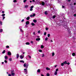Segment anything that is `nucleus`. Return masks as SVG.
I'll return each instance as SVG.
<instances>
[{"label": "nucleus", "mask_w": 76, "mask_h": 76, "mask_svg": "<svg viewBox=\"0 0 76 76\" xmlns=\"http://www.w3.org/2000/svg\"><path fill=\"white\" fill-rule=\"evenodd\" d=\"M58 71V69H56V71L55 72L54 75H57V72Z\"/></svg>", "instance_id": "f257e3e1"}, {"label": "nucleus", "mask_w": 76, "mask_h": 76, "mask_svg": "<svg viewBox=\"0 0 76 76\" xmlns=\"http://www.w3.org/2000/svg\"><path fill=\"white\" fill-rule=\"evenodd\" d=\"M28 66L29 64H24V67H26V69L28 68Z\"/></svg>", "instance_id": "f03ea898"}, {"label": "nucleus", "mask_w": 76, "mask_h": 76, "mask_svg": "<svg viewBox=\"0 0 76 76\" xmlns=\"http://www.w3.org/2000/svg\"><path fill=\"white\" fill-rule=\"evenodd\" d=\"M24 73H25V74H27V73L28 72V71L27 70V68L25 69H24Z\"/></svg>", "instance_id": "7ed1b4c3"}, {"label": "nucleus", "mask_w": 76, "mask_h": 76, "mask_svg": "<svg viewBox=\"0 0 76 76\" xmlns=\"http://www.w3.org/2000/svg\"><path fill=\"white\" fill-rule=\"evenodd\" d=\"M15 73H14V71L13 70H12V71H11V75L12 76H15Z\"/></svg>", "instance_id": "20e7f679"}, {"label": "nucleus", "mask_w": 76, "mask_h": 76, "mask_svg": "<svg viewBox=\"0 0 76 76\" xmlns=\"http://www.w3.org/2000/svg\"><path fill=\"white\" fill-rule=\"evenodd\" d=\"M20 57V58H21V59H22L23 58V57H24V55L22 54L21 55Z\"/></svg>", "instance_id": "39448f33"}, {"label": "nucleus", "mask_w": 76, "mask_h": 76, "mask_svg": "<svg viewBox=\"0 0 76 76\" xmlns=\"http://www.w3.org/2000/svg\"><path fill=\"white\" fill-rule=\"evenodd\" d=\"M33 8H34V6H31L30 7V11H32V10H33Z\"/></svg>", "instance_id": "423d86ee"}, {"label": "nucleus", "mask_w": 76, "mask_h": 76, "mask_svg": "<svg viewBox=\"0 0 76 76\" xmlns=\"http://www.w3.org/2000/svg\"><path fill=\"white\" fill-rule=\"evenodd\" d=\"M35 15V14L34 13L33 14V15H30V17H34V16H35V15Z\"/></svg>", "instance_id": "0eeeda50"}, {"label": "nucleus", "mask_w": 76, "mask_h": 76, "mask_svg": "<svg viewBox=\"0 0 76 76\" xmlns=\"http://www.w3.org/2000/svg\"><path fill=\"white\" fill-rule=\"evenodd\" d=\"M7 54L8 56H11V54H12L11 52L10 51L7 52Z\"/></svg>", "instance_id": "6e6552de"}, {"label": "nucleus", "mask_w": 76, "mask_h": 76, "mask_svg": "<svg viewBox=\"0 0 76 76\" xmlns=\"http://www.w3.org/2000/svg\"><path fill=\"white\" fill-rule=\"evenodd\" d=\"M26 25H29V21H27L26 22Z\"/></svg>", "instance_id": "1a4fd4ad"}, {"label": "nucleus", "mask_w": 76, "mask_h": 76, "mask_svg": "<svg viewBox=\"0 0 76 76\" xmlns=\"http://www.w3.org/2000/svg\"><path fill=\"white\" fill-rule=\"evenodd\" d=\"M19 57V55L18 54H17V58H18Z\"/></svg>", "instance_id": "9d476101"}, {"label": "nucleus", "mask_w": 76, "mask_h": 76, "mask_svg": "<svg viewBox=\"0 0 76 76\" xmlns=\"http://www.w3.org/2000/svg\"><path fill=\"white\" fill-rule=\"evenodd\" d=\"M4 58H5V60H7V58H8V57L6 56H5L4 57Z\"/></svg>", "instance_id": "9b49d317"}, {"label": "nucleus", "mask_w": 76, "mask_h": 76, "mask_svg": "<svg viewBox=\"0 0 76 76\" xmlns=\"http://www.w3.org/2000/svg\"><path fill=\"white\" fill-rule=\"evenodd\" d=\"M42 6H44L45 4V3H44V2H42Z\"/></svg>", "instance_id": "f8f14e48"}, {"label": "nucleus", "mask_w": 76, "mask_h": 76, "mask_svg": "<svg viewBox=\"0 0 76 76\" xmlns=\"http://www.w3.org/2000/svg\"><path fill=\"white\" fill-rule=\"evenodd\" d=\"M40 38H37L36 39V41H39L40 40Z\"/></svg>", "instance_id": "ddd939ff"}, {"label": "nucleus", "mask_w": 76, "mask_h": 76, "mask_svg": "<svg viewBox=\"0 0 76 76\" xmlns=\"http://www.w3.org/2000/svg\"><path fill=\"white\" fill-rule=\"evenodd\" d=\"M64 64H67V61H65V62H63Z\"/></svg>", "instance_id": "4468645a"}, {"label": "nucleus", "mask_w": 76, "mask_h": 76, "mask_svg": "<svg viewBox=\"0 0 76 76\" xmlns=\"http://www.w3.org/2000/svg\"><path fill=\"white\" fill-rule=\"evenodd\" d=\"M45 14L46 15H48V13L47 12V11H45Z\"/></svg>", "instance_id": "2eb2a0df"}, {"label": "nucleus", "mask_w": 76, "mask_h": 76, "mask_svg": "<svg viewBox=\"0 0 76 76\" xmlns=\"http://www.w3.org/2000/svg\"><path fill=\"white\" fill-rule=\"evenodd\" d=\"M46 69L47 70H50V69L48 67H46Z\"/></svg>", "instance_id": "dca6fc26"}, {"label": "nucleus", "mask_w": 76, "mask_h": 76, "mask_svg": "<svg viewBox=\"0 0 76 76\" xmlns=\"http://www.w3.org/2000/svg\"><path fill=\"white\" fill-rule=\"evenodd\" d=\"M28 6H29L28 5H26L25 6V8H27V7H28Z\"/></svg>", "instance_id": "f3484780"}, {"label": "nucleus", "mask_w": 76, "mask_h": 76, "mask_svg": "<svg viewBox=\"0 0 76 76\" xmlns=\"http://www.w3.org/2000/svg\"><path fill=\"white\" fill-rule=\"evenodd\" d=\"M30 17H28L27 18H26V19H27L28 20H29V18Z\"/></svg>", "instance_id": "a211bd4d"}, {"label": "nucleus", "mask_w": 76, "mask_h": 76, "mask_svg": "<svg viewBox=\"0 0 76 76\" xmlns=\"http://www.w3.org/2000/svg\"><path fill=\"white\" fill-rule=\"evenodd\" d=\"M20 63H22H22H24V61H23V60H21V61H20Z\"/></svg>", "instance_id": "6ab92c4d"}, {"label": "nucleus", "mask_w": 76, "mask_h": 76, "mask_svg": "<svg viewBox=\"0 0 76 76\" xmlns=\"http://www.w3.org/2000/svg\"><path fill=\"white\" fill-rule=\"evenodd\" d=\"M33 21L34 22H35V23H36V22H37V20H33Z\"/></svg>", "instance_id": "aec40b11"}, {"label": "nucleus", "mask_w": 76, "mask_h": 76, "mask_svg": "<svg viewBox=\"0 0 76 76\" xmlns=\"http://www.w3.org/2000/svg\"><path fill=\"white\" fill-rule=\"evenodd\" d=\"M56 17V16L55 15H53V19H54Z\"/></svg>", "instance_id": "412c9836"}, {"label": "nucleus", "mask_w": 76, "mask_h": 76, "mask_svg": "<svg viewBox=\"0 0 76 76\" xmlns=\"http://www.w3.org/2000/svg\"><path fill=\"white\" fill-rule=\"evenodd\" d=\"M5 52H6V51L5 50H4V51L2 52V54H4L5 53Z\"/></svg>", "instance_id": "4be33fe9"}, {"label": "nucleus", "mask_w": 76, "mask_h": 76, "mask_svg": "<svg viewBox=\"0 0 76 76\" xmlns=\"http://www.w3.org/2000/svg\"><path fill=\"white\" fill-rule=\"evenodd\" d=\"M75 53H72V56H75Z\"/></svg>", "instance_id": "5701e85b"}, {"label": "nucleus", "mask_w": 76, "mask_h": 76, "mask_svg": "<svg viewBox=\"0 0 76 76\" xmlns=\"http://www.w3.org/2000/svg\"><path fill=\"white\" fill-rule=\"evenodd\" d=\"M31 25L32 26H34V25H35V24H34V23H31Z\"/></svg>", "instance_id": "b1692460"}, {"label": "nucleus", "mask_w": 76, "mask_h": 76, "mask_svg": "<svg viewBox=\"0 0 76 76\" xmlns=\"http://www.w3.org/2000/svg\"><path fill=\"white\" fill-rule=\"evenodd\" d=\"M52 56H53L54 55H55V54L53 52L52 53Z\"/></svg>", "instance_id": "393cba45"}, {"label": "nucleus", "mask_w": 76, "mask_h": 76, "mask_svg": "<svg viewBox=\"0 0 76 76\" xmlns=\"http://www.w3.org/2000/svg\"><path fill=\"white\" fill-rule=\"evenodd\" d=\"M1 16H3V17H4V16H5V14H3L1 15Z\"/></svg>", "instance_id": "a878e982"}, {"label": "nucleus", "mask_w": 76, "mask_h": 76, "mask_svg": "<svg viewBox=\"0 0 76 76\" xmlns=\"http://www.w3.org/2000/svg\"><path fill=\"white\" fill-rule=\"evenodd\" d=\"M61 66H64V63H61Z\"/></svg>", "instance_id": "bb28decb"}, {"label": "nucleus", "mask_w": 76, "mask_h": 76, "mask_svg": "<svg viewBox=\"0 0 76 76\" xmlns=\"http://www.w3.org/2000/svg\"><path fill=\"white\" fill-rule=\"evenodd\" d=\"M30 44L29 42H26V45H29Z\"/></svg>", "instance_id": "cd10ccee"}, {"label": "nucleus", "mask_w": 76, "mask_h": 76, "mask_svg": "<svg viewBox=\"0 0 76 76\" xmlns=\"http://www.w3.org/2000/svg\"><path fill=\"white\" fill-rule=\"evenodd\" d=\"M9 61H12V58H10L9 59Z\"/></svg>", "instance_id": "c85d7f7f"}, {"label": "nucleus", "mask_w": 76, "mask_h": 76, "mask_svg": "<svg viewBox=\"0 0 76 76\" xmlns=\"http://www.w3.org/2000/svg\"><path fill=\"white\" fill-rule=\"evenodd\" d=\"M13 2L14 3H16V2H17V1H16V0H14Z\"/></svg>", "instance_id": "c756f323"}, {"label": "nucleus", "mask_w": 76, "mask_h": 76, "mask_svg": "<svg viewBox=\"0 0 76 76\" xmlns=\"http://www.w3.org/2000/svg\"><path fill=\"white\" fill-rule=\"evenodd\" d=\"M3 32V29H1L0 30V32Z\"/></svg>", "instance_id": "7c9ffc66"}, {"label": "nucleus", "mask_w": 76, "mask_h": 76, "mask_svg": "<svg viewBox=\"0 0 76 76\" xmlns=\"http://www.w3.org/2000/svg\"><path fill=\"white\" fill-rule=\"evenodd\" d=\"M37 72H38V73H39V72H40V70L39 69L37 70Z\"/></svg>", "instance_id": "2f4dec72"}, {"label": "nucleus", "mask_w": 76, "mask_h": 76, "mask_svg": "<svg viewBox=\"0 0 76 76\" xmlns=\"http://www.w3.org/2000/svg\"><path fill=\"white\" fill-rule=\"evenodd\" d=\"M20 31L21 32H23V31L21 29H20Z\"/></svg>", "instance_id": "473e14b6"}, {"label": "nucleus", "mask_w": 76, "mask_h": 76, "mask_svg": "<svg viewBox=\"0 0 76 76\" xmlns=\"http://www.w3.org/2000/svg\"><path fill=\"white\" fill-rule=\"evenodd\" d=\"M48 39V37H46L45 39V41H47Z\"/></svg>", "instance_id": "72a5a7b5"}, {"label": "nucleus", "mask_w": 76, "mask_h": 76, "mask_svg": "<svg viewBox=\"0 0 76 76\" xmlns=\"http://www.w3.org/2000/svg\"><path fill=\"white\" fill-rule=\"evenodd\" d=\"M44 46L42 45L41 46V48H44Z\"/></svg>", "instance_id": "f704fd0d"}, {"label": "nucleus", "mask_w": 76, "mask_h": 76, "mask_svg": "<svg viewBox=\"0 0 76 76\" xmlns=\"http://www.w3.org/2000/svg\"><path fill=\"white\" fill-rule=\"evenodd\" d=\"M42 57H44V54L43 53V54H42Z\"/></svg>", "instance_id": "c9c22d12"}, {"label": "nucleus", "mask_w": 76, "mask_h": 76, "mask_svg": "<svg viewBox=\"0 0 76 76\" xmlns=\"http://www.w3.org/2000/svg\"><path fill=\"white\" fill-rule=\"evenodd\" d=\"M4 62L6 63H7V61H6V60H5V61H4Z\"/></svg>", "instance_id": "e433bc0d"}, {"label": "nucleus", "mask_w": 76, "mask_h": 76, "mask_svg": "<svg viewBox=\"0 0 76 76\" xmlns=\"http://www.w3.org/2000/svg\"><path fill=\"white\" fill-rule=\"evenodd\" d=\"M64 26L65 28H67V26L64 25Z\"/></svg>", "instance_id": "4c0bfd02"}, {"label": "nucleus", "mask_w": 76, "mask_h": 76, "mask_svg": "<svg viewBox=\"0 0 76 76\" xmlns=\"http://www.w3.org/2000/svg\"><path fill=\"white\" fill-rule=\"evenodd\" d=\"M50 34H48V37H50Z\"/></svg>", "instance_id": "58836bf2"}, {"label": "nucleus", "mask_w": 76, "mask_h": 76, "mask_svg": "<svg viewBox=\"0 0 76 76\" xmlns=\"http://www.w3.org/2000/svg\"><path fill=\"white\" fill-rule=\"evenodd\" d=\"M6 48H9V46H6Z\"/></svg>", "instance_id": "ea45409f"}, {"label": "nucleus", "mask_w": 76, "mask_h": 76, "mask_svg": "<svg viewBox=\"0 0 76 76\" xmlns=\"http://www.w3.org/2000/svg\"><path fill=\"white\" fill-rule=\"evenodd\" d=\"M26 1H27V0H23V2L24 3H25L26 2Z\"/></svg>", "instance_id": "a19ab883"}, {"label": "nucleus", "mask_w": 76, "mask_h": 76, "mask_svg": "<svg viewBox=\"0 0 76 76\" xmlns=\"http://www.w3.org/2000/svg\"><path fill=\"white\" fill-rule=\"evenodd\" d=\"M6 17H3V20H4V19H5V18Z\"/></svg>", "instance_id": "79ce46f5"}, {"label": "nucleus", "mask_w": 76, "mask_h": 76, "mask_svg": "<svg viewBox=\"0 0 76 76\" xmlns=\"http://www.w3.org/2000/svg\"><path fill=\"white\" fill-rule=\"evenodd\" d=\"M46 34H47V33L46 32H45L44 33V35H46Z\"/></svg>", "instance_id": "37998d69"}, {"label": "nucleus", "mask_w": 76, "mask_h": 76, "mask_svg": "<svg viewBox=\"0 0 76 76\" xmlns=\"http://www.w3.org/2000/svg\"><path fill=\"white\" fill-rule=\"evenodd\" d=\"M47 76H50V74H48V73L47 74Z\"/></svg>", "instance_id": "c03bdc74"}, {"label": "nucleus", "mask_w": 76, "mask_h": 76, "mask_svg": "<svg viewBox=\"0 0 76 76\" xmlns=\"http://www.w3.org/2000/svg\"><path fill=\"white\" fill-rule=\"evenodd\" d=\"M0 24L1 25H2V22L1 21H0Z\"/></svg>", "instance_id": "a18cd8bd"}, {"label": "nucleus", "mask_w": 76, "mask_h": 76, "mask_svg": "<svg viewBox=\"0 0 76 76\" xmlns=\"http://www.w3.org/2000/svg\"><path fill=\"white\" fill-rule=\"evenodd\" d=\"M8 76H12V75L10 74H8Z\"/></svg>", "instance_id": "49530a36"}, {"label": "nucleus", "mask_w": 76, "mask_h": 76, "mask_svg": "<svg viewBox=\"0 0 76 76\" xmlns=\"http://www.w3.org/2000/svg\"><path fill=\"white\" fill-rule=\"evenodd\" d=\"M45 29H46V30H48V28H46Z\"/></svg>", "instance_id": "de8ad7c7"}, {"label": "nucleus", "mask_w": 76, "mask_h": 76, "mask_svg": "<svg viewBox=\"0 0 76 76\" xmlns=\"http://www.w3.org/2000/svg\"><path fill=\"white\" fill-rule=\"evenodd\" d=\"M39 52H42V50H39Z\"/></svg>", "instance_id": "09e8293b"}, {"label": "nucleus", "mask_w": 76, "mask_h": 76, "mask_svg": "<svg viewBox=\"0 0 76 76\" xmlns=\"http://www.w3.org/2000/svg\"><path fill=\"white\" fill-rule=\"evenodd\" d=\"M25 27L26 28H28V26H27V25H26Z\"/></svg>", "instance_id": "8fccbe9b"}, {"label": "nucleus", "mask_w": 76, "mask_h": 76, "mask_svg": "<svg viewBox=\"0 0 76 76\" xmlns=\"http://www.w3.org/2000/svg\"><path fill=\"white\" fill-rule=\"evenodd\" d=\"M33 34L35 35V32H33Z\"/></svg>", "instance_id": "3c124183"}, {"label": "nucleus", "mask_w": 76, "mask_h": 76, "mask_svg": "<svg viewBox=\"0 0 76 76\" xmlns=\"http://www.w3.org/2000/svg\"><path fill=\"white\" fill-rule=\"evenodd\" d=\"M38 34H39V33H40V31H38Z\"/></svg>", "instance_id": "603ef678"}, {"label": "nucleus", "mask_w": 76, "mask_h": 76, "mask_svg": "<svg viewBox=\"0 0 76 76\" xmlns=\"http://www.w3.org/2000/svg\"><path fill=\"white\" fill-rule=\"evenodd\" d=\"M28 57L30 58H31V56H28Z\"/></svg>", "instance_id": "864d4df0"}, {"label": "nucleus", "mask_w": 76, "mask_h": 76, "mask_svg": "<svg viewBox=\"0 0 76 76\" xmlns=\"http://www.w3.org/2000/svg\"><path fill=\"white\" fill-rule=\"evenodd\" d=\"M67 64L68 65H69V64H70V63L69 62H68V63H67Z\"/></svg>", "instance_id": "5fc2aeb1"}, {"label": "nucleus", "mask_w": 76, "mask_h": 76, "mask_svg": "<svg viewBox=\"0 0 76 76\" xmlns=\"http://www.w3.org/2000/svg\"><path fill=\"white\" fill-rule=\"evenodd\" d=\"M24 21V19H23L21 21L22 22H23Z\"/></svg>", "instance_id": "6e6d98bb"}, {"label": "nucleus", "mask_w": 76, "mask_h": 76, "mask_svg": "<svg viewBox=\"0 0 76 76\" xmlns=\"http://www.w3.org/2000/svg\"><path fill=\"white\" fill-rule=\"evenodd\" d=\"M31 44H33V43H34V42H33V41H31Z\"/></svg>", "instance_id": "4d7b16f0"}, {"label": "nucleus", "mask_w": 76, "mask_h": 76, "mask_svg": "<svg viewBox=\"0 0 76 76\" xmlns=\"http://www.w3.org/2000/svg\"><path fill=\"white\" fill-rule=\"evenodd\" d=\"M2 13H4V11H2Z\"/></svg>", "instance_id": "13d9d810"}, {"label": "nucleus", "mask_w": 76, "mask_h": 76, "mask_svg": "<svg viewBox=\"0 0 76 76\" xmlns=\"http://www.w3.org/2000/svg\"><path fill=\"white\" fill-rule=\"evenodd\" d=\"M62 8H64V6H62Z\"/></svg>", "instance_id": "bf43d9fd"}, {"label": "nucleus", "mask_w": 76, "mask_h": 76, "mask_svg": "<svg viewBox=\"0 0 76 76\" xmlns=\"http://www.w3.org/2000/svg\"><path fill=\"white\" fill-rule=\"evenodd\" d=\"M74 16H75H75H76V14H74Z\"/></svg>", "instance_id": "052dcab7"}, {"label": "nucleus", "mask_w": 76, "mask_h": 76, "mask_svg": "<svg viewBox=\"0 0 76 76\" xmlns=\"http://www.w3.org/2000/svg\"><path fill=\"white\" fill-rule=\"evenodd\" d=\"M57 65H55V67H57Z\"/></svg>", "instance_id": "680f3d73"}, {"label": "nucleus", "mask_w": 76, "mask_h": 76, "mask_svg": "<svg viewBox=\"0 0 76 76\" xmlns=\"http://www.w3.org/2000/svg\"><path fill=\"white\" fill-rule=\"evenodd\" d=\"M41 76H44V75H43L42 74H41Z\"/></svg>", "instance_id": "e2e57ef3"}, {"label": "nucleus", "mask_w": 76, "mask_h": 76, "mask_svg": "<svg viewBox=\"0 0 76 76\" xmlns=\"http://www.w3.org/2000/svg\"><path fill=\"white\" fill-rule=\"evenodd\" d=\"M32 1H33V2H35V0H32Z\"/></svg>", "instance_id": "0e129e2a"}, {"label": "nucleus", "mask_w": 76, "mask_h": 76, "mask_svg": "<svg viewBox=\"0 0 76 76\" xmlns=\"http://www.w3.org/2000/svg\"><path fill=\"white\" fill-rule=\"evenodd\" d=\"M74 5H76V3H74Z\"/></svg>", "instance_id": "69168bd1"}, {"label": "nucleus", "mask_w": 76, "mask_h": 76, "mask_svg": "<svg viewBox=\"0 0 76 76\" xmlns=\"http://www.w3.org/2000/svg\"><path fill=\"white\" fill-rule=\"evenodd\" d=\"M2 64H4V62H2Z\"/></svg>", "instance_id": "338daca9"}, {"label": "nucleus", "mask_w": 76, "mask_h": 76, "mask_svg": "<svg viewBox=\"0 0 76 76\" xmlns=\"http://www.w3.org/2000/svg\"><path fill=\"white\" fill-rule=\"evenodd\" d=\"M51 42H53V40H51Z\"/></svg>", "instance_id": "774afa93"}]
</instances>
